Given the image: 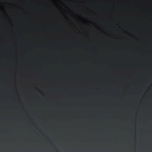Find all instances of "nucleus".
Segmentation results:
<instances>
[{"label": "nucleus", "mask_w": 152, "mask_h": 152, "mask_svg": "<svg viewBox=\"0 0 152 152\" xmlns=\"http://www.w3.org/2000/svg\"><path fill=\"white\" fill-rule=\"evenodd\" d=\"M46 11H49V10H46Z\"/></svg>", "instance_id": "nucleus-1"}]
</instances>
